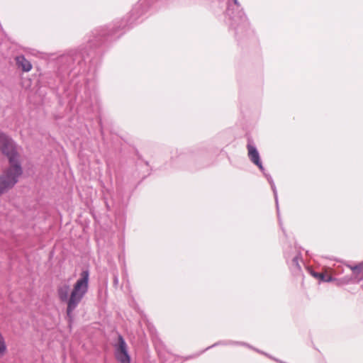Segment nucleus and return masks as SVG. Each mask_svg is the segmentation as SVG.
<instances>
[{"mask_svg":"<svg viewBox=\"0 0 363 363\" xmlns=\"http://www.w3.org/2000/svg\"><path fill=\"white\" fill-rule=\"evenodd\" d=\"M311 274L313 277L320 279L323 282H330L333 281L334 277L332 276H326L323 273L312 272Z\"/></svg>","mask_w":363,"mask_h":363,"instance_id":"obj_10","label":"nucleus"},{"mask_svg":"<svg viewBox=\"0 0 363 363\" xmlns=\"http://www.w3.org/2000/svg\"><path fill=\"white\" fill-rule=\"evenodd\" d=\"M118 343L114 345V354L119 363H130L127 344L121 335L118 336Z\"/></svg>","mask_w":363,"mask_h":363,"instance_id":"obj_5","label":"nucleus"},{"mask_svg":"<svg viewBox=\"0 0 363 363\" xmlns=\"http://www.w3.org/2000/svg\"><path fill=\"white\" fill-rule=\"evenodd\" d=\"M119 279H118V275L117 273L113 274V285L115 286H117L118 285Z\"/></svg>","mask_w":363,"mask_h":363,"instance_id":"obj_13","label":"nucleus"},{"mask_svg":"<svg viewBox=\"0 0 363 363\" xmlns=\"http://www.w3.org/2000/svg\"><path fill=\"white\" fill-rule=\"evenodd\" d=\"M16 64L23 72H28L32 69V64L23 55H20L15 58Z\"/></svg>","mask_w":363,"mask_h":363,"instance_id":"obj_7","label":"nucleus"},{"mask_svg":"<svg viewBox=\"0 0 363 363\" xmlns=\"http://www.w3.org/2000/svg\"><path fill=\"white\" fill-rule=\"evenodd\" d=\"M354 277L352 276H345L340 279L334 278L333 281L335 282L336 286H341L343 285L348 284L353 281Z\"/></svg>","mask_w":363,"mask_h":363,"instance_id":"obj_9","label":"nucleus"},{"mask_svg":"<svg viewBox=\"0 0 363 363\" xmlns=\"http://www.w3.org/2000/svg\"><path fill=\"white\" fill-rule=\"evenodd\" d=\"M262 172L264 174V176L267 178L268 182L270 184L272 190L273 194H274L275 202H276L278 216H279V205H278V194H277V187L275 186V184L274 182V180H273L272 177H271V175L266 172V170H265L264 168V172Z\"/></svg>","mask_w":363,"mask_h":363,"instance_id":"obj_8","label":"nucleus"},{"mask_svg":"<svg viewBox=\"0 0 363 363\" xmlns=\"http://www.w3.org/2000/svg\"><path fill=\"white\" fill-rule=\"evenodd\" d=\"M286 261L293 274L298 275L301 273L300 262H302L301 252L294 247L290 251L285 250Z\"/></svg>","mask_w":363,"mask_h":363,"instance_id":"obj_4","label":"nucleus"},{"mask_svg":"<svg viewBox=\"0 0 363 363\" xmlns=\"http://www.w3.org/2000/svg\"><path fill=\"white\" fill-rule=\"evenodd\" d=\"M89 272L88 270H84L80 274V277L73 286L70 292V286L68 283H65L58 286L57 292L60 301L67 303V316L69 319V323L71 324L73 320V312L77 308L89 289Z\"/></svg>","mask_w":363,"mask_h":363,"instance_id":"obj_2","label":"nucleus"},{"mask_svg":"<svg viewBox=\"0 0 363 363\" xmlns=\"http://www.w3.org/2000/svg\"><path fill=\"white\" fill-rule=\"evenodd\" d=\"M225 15L226 22L235 30L236 38H241L250 33L248 20L238 0L228 2Z\"/></svg>","mask_w":363,"mask_h":363,"instance_id":"obj_3","label":"nucleus"},{"mask_svg":"<svg viewBox=\"0 0 363 363\" xmlns=\"http://www.w3.org/2000/svg\"><path fill=\"white\" fill-rule=\"evenodd\" d=\"M247 147L248 150V157L250 161L257 165L261 172H264V166L257 147L250 143L247 144Z\"/></svg>","mask_w":363,"mask_h":363,"instance_id":"obj_6","label":"nucleus"},{"mask_svg":"<svg viewBox=\"0 0 363 363\" xmlns=\"http://www.w3.org/2000/svg\"><path fill=\"white\" fill-rule=\"evenodd\" d=\"M347 267L354 273L359 274V272L363 269V262L355 266L347 265Z\"/></svg>","mask_w":363,"mask_h":363,"instance_id":"obj_12","label":"nucleus"},{"mask_svg":"<svg viewBox=\"0 0 363 363\" xmlns=\"http://www.w3.org/2000/svg\"><path fill=\"white\" fill-rule=\"evenodd\" d=\"M6 342H5V340L3 337V335H1V333H0V358L2 357L6 352Z\"/></svg>","mask_w":363,"mask_h":363,"instance_id":"obj_11","label":"nucleus"},{"mask_svg":"<svg viewBox=\"0 0 363 363\" xmlns=\"http://www.w3.org/2000/svg\"><path fill=\"white\" fill-rule=\"evenodd\" d=\"M0 150L7 157L10 164L0 174L1 196L15 186L23 173V169L16 143L4 133H0Z\"/></svg>","mask_w":363,"mask_h":363,"instance_id":"obj_1","label":"nucleus"}]
</instances>
